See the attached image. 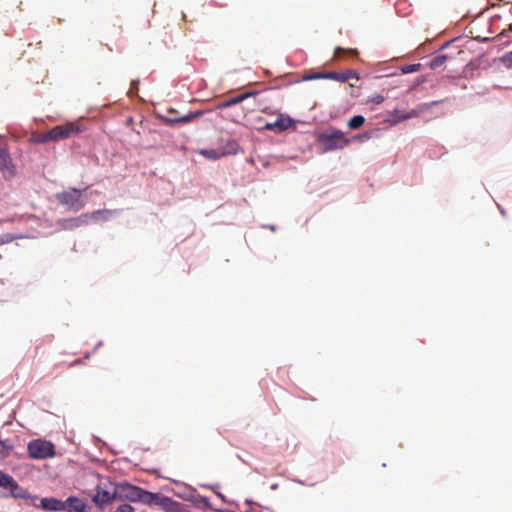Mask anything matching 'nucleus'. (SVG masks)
<instances>
[{"mask_svg":"<svg viewBox=\"0 0 512 512\" xmlns=\"http://www.w3.org/2000/svg\"><path fill=\"white\" fill-rule=\"evenodd\" d=\"M115 493L119 501H130L146 505L150 491L127 482H122L115 484Z\"/></svg>","mask_w":512,"mask_h":512,"instance_id":"nucleus-1","label":"nucleus"},{"mask_svg":"<svg viewBox=\"0 0 512 512\" xmlns=\"http://www.w3.org/2000/svg\"><path fill=\"white\" fill-rule=\"evenodd\" d=\"M114 500H117L114 483H99L96 486L92 501L98 508L104 509Z\"/></svg>","mask_w":512,"mask_h":512,"instance_id":"nucleus-2","label":"nucleus"},{"mask_svg":"<svg viewBox=\"0 0 512 512\" xmlns=\"http://www.w3.org/2000/svg\"><path fill=\"white\" fill-rule=\"evenodd\" d=\"M28 455L32 459H46L54 456V445L42 439H35L29 442L27 447Z\"/></svg>","mask_w":512,"mask_h":512,"instance_id":"nucleus-3","label":"nucleus"},{"mask_svg":"<svg viewBox=\"0 0 512 512\" xmlns=\"http://www.w3.org/2000/svg\"><path fill=\"white\" fill-rule=\"evenodd\" d=\"M146 505L157 506L164 512H182V504L161 493L150 492Z\"/></svg>","mask_w":512,"mask_h":512,"instance_id":"nucleus-4","label":"nucleus"},{"mask_svg":"<svg viewBox=\"0 0 512 512\" xmlns=\"http://www.w3.org/2000/svg\"><path fill=\"white\" fill-rule=\"evenodd\" d=\"M321 142L325 151H332L343 149L348 145L349 140L345 137L342 131L337 130L330 134L322 135Z\"/></svg>","mask_w":512,"mask_h":512,"instance_id":"nucleus-5","label":"nucleus"},{"mask_svg":"<svg viewBox=\"0 0 512 512\" xmlns=\"http://www.w3.org/2000/svg\"><path fill=\"white\" fill-rule=\"evenodd\" d=\"M118 210L112 209H102L96 210L91 213H86L81 215L80 217L68 220L71 224L68 227L79 226L82 224L88 223L89 220L99 221V220H107L109 216L116 214Z\"/></svg>","mask_w":512,"mask_h":512,"instance_id":"nucleus-6","label":"nucleus"},{"mask_svg":"<svg viewBox=\"0 0 512 512\" xmlns=\"http://www.w3.org/2000/svg\"><path fill=\"white\" fill-rule=\"evenodd\" d=\"M81 196L80 190L72 188L69 191L57 194V199L61 204L69 206L74 211H79L84 207Z\"/></svg>","mask_w":512,"mask_h":512,"instance_id":"nucleus-7","label":"nucleus"},{"mask_svg":"<svg viewBox=\"0 0 512 512\" xmlns=\"http://www.w3.org/2000/svg\"><path fill=\"white\" fill-rule=\"evenodd\" d=\"M79 132L80 128L78 125L74 123H67L65 125H58L53 127L48 131V137L52 139V141H59L76 135Z\"/></svg>","mask_w":512,"mask_h":512,"instance_id":"nucleus-8","label":"nucleus"},{"mask_svg":"<svg viewBox=\"0 0 512 512\" xmlns=\"http://www.w3.org/2000/svg\"><path fill=\"white\" fill-rule=\"evenodd\" d=\"M0 173L5 180H11L16 176V167L12 162L10 153L3 146H0Z\"/></svg>","mask_w":512,"mask_h":512,"instance_id":"nucleus-9","label":"nucleus"},{"mask_svg":"<svg viewBox=\"0 0 512 512\" xmlns=\"http://www.w3.org/2000/svg\"><path fill=\"white\" fill-rule=\"evenodd\" d=\"M201 114V111H196L189 112L183 116H178V112L175 109L170 108L167 110V114L162 117V120L167 124H184L198 118Z\"/></svg>","mask_w":512,"mask_h":512,"instance_id":"nucleus-10","label":"nucleus"},{"mask_svg":"<svg viewBox=\"0 0 512 512\" xmlns=\"http://www.w3.org/2000/svg\"><path fill=\"white\" fill-rule=\"evenodd\" d=\"M438 103H440V101L438 100L432 101L430 103H423L419 105L416 109H413L407 113L396 109L391 113V117H393L394 122H400L403 120L414 118L417 117L420 113L430 109L432 106L437 105Z\"/></svg>","mask_w":512,"mask_h":512,"instance_id":"nucleus-11","label":"nucleus"},{"mask_svg":"<svg viewBox=\"0 0 512 512\" xmlns=\"http://www.w3.org/2000/svg\"><path fill=\"white\" fill-rule=\"evenodd\" d=\"M64 509L66 512H88L89 507L86 503L75 496L68 497L65 501H63Z\"/></svg>","mask_w":512,"mask_h":512,"instance_id":"nucleus-12","label":"nucleus"},{"mask_svg":"<svg viewBox=\"0 0 512 512\" xmlns=\"http://www.w3.org/2000/svg\"><path fill=\"white\" fill-rule=\"evenodd\" d=\"M292 125V120L289 117H285L283 115H279L277 119L273 122H267L263 129L270 130L274 132H282Z\"/></svg>","mask_w":512,"mask_h":512,"instance_id":"nucleus-13","label":"nucleus"},{"mask_svg":"<svg viewBox=\"0 0 512 512\" xmlns=\"http://www.w3.org/2000/svg\"><path fill=\"white\" fill-rule=\"evenodd\" d=\"M39 507L45 511L60 512L64 509L63 501L54 497H45L40 500Z\"/></svg>","mask_w":512,"mask_h":512,"instance_id":"nucleus-14","label":"nucleus"},{"mask_svg":"<svg viewBox=\"0 0 512 512\" xmlns=\"http://www.w3.org/2000/svg\"><path fill=\"white\" fill-rule=\"evenodd\" d=\"M326 77L329 80H335L341 83H345L352 78L359 79V75L354 70H345L342 72H326Z\"/></svg>","mask_w":512,"mask_h":512,"instance_id":"nucleus-15","label":"nucleus"},{"mask_svg":"<svg viewBox=\"0 0 512 512\" xmlns=\"http://www.w3.org/2000/svg\"><path fill=\"white\" fill-rule=\"evenodd\" d=\"M256 95L255 92H246V93H243V94H240V95H237L235 97H232L228 100H224V101H221L219 104H218V108L219 109H224V108H228V107H231L233 105H236V104H239L241 103L242 101H244L245 99L251 97V96H254Z\"/></svg>","mask_w":512,"mask_h":512,"instance_id":"nucleus-16","label":"nucleus"},{"mask_svg":"<svg viewBox=\"0 0 512 512\" xmlns=\"http://www.w3.org/2000/svg\"><path fill=\"white\" fill-rule=\"evenodd\" d=\"M236 149H237V143L235 142H232L231 143V150L228 151V153H235L236 152ZM201 154L204 155L206 158H209V159H219L221 156H224L227 154V152H219L218 150H215V149H206V150H202L201 151Z\"/></svg>","mask_w":512,"mask_h":512,"instance_id":"nucleus-17","label":"nucleus"},{"mask_svg":"<svg viewBox=\"0 0 512 512\" xmlns=\"http://www.w3.org/2000/svg\"><path fill=\"white\" fill-rule=\"evenodd\" d=\"M0 487L9 488L13 491L18 488V484L12 476L0 471Z\"/></svg>","mask_w":512,"mask_h":512,"instance_id":"nucleus-18","label":"nucleus"},{"mask_svg":"<svg viewBox=\"0 0 512 512\" xmlns=\"http://www.w3.org/2000/svg\"><path fill=\"white\" fill-rule=\"evenodd\" d=\"M365 123V118L362 115H356L348 121L350 129H358Z\"/></svg>","mask_w":512,"mask_h":512,"instance_id":"nucleus-19","label":"nucleus"},{"mask_svg":"<svg viewBox=\"0 0 512 512\" xmlns=\"http://www.w3.org/2000/svg\"><path fill=\"white\" fill-rule=\"evenodd\" d=\"M342 54H347L349 56H352V57H355L358 55V51L355 50V49H344L342 47H336L335 51H334V58L337 59L339 58Z\"/></svg>","mask_w":512,"mask_h":512,"instance_id":"nucleus-20","label":"nucleus"},{"mask_svg":"<svg viewBox=\"0 0 512 512\" xmlns=\"http://www.w3.org/2000/svg\"><path fill=\"white\" fill-rule=\"evenodd\" d=\"M447 59H448V57L446 55L435 56L430 62V68L436 69V68L442 66L447 61Z\"/></svg>","mask_w":512,"mask_h":512,"instance_id":"nucleus-21","label":"nucleus"},{"mask_svg":"<svg viewBox=\"0 0 512 512\" xmlns=\"http://www.w3.org/2000/svg\"><path fill=\"white\" fill-rule=\"evenodd\" d=\"M421 68V64H409V65H405L401 68V71L404 73V74H409V73H413V72H417L419 71Z\"/></svg>","mask_w":512,"mask_h":512,"instance_id":"nucleus-22","label":"nucleus"},{"mask_svg":"<svg viewBox=\"0 0 512 512\" xmlns=\"http://www.w3.org/2000/svg\"><path fill=\"white\" fill-rule=\"evenodd\" d=\"M305 80H316V79H327L326 72L324 73H313L304 77Z\"/></svg>","mask_w":512,"mask_h":512,"instance_id":"nucleus-23","label":"nucleus"},{"mask_svg":"<svg viewBox=\"0 0 512 512\" xmlns=\"http://www.w3.org/2000/svg\"><path fill=\"white\" fill-rule=\"evenodd\" d=\"M502 62L505 64V66H506L507 68H512V51H511V52L506 53V54L502 57Z\"/></svg>","mask_w":512,"mask_h":512,"instance_id":"nucleus-24","label":"nucleus"},{"mask_svg":"<svg viewBox=\"0 0 512 512\" xmlns=\"http://www.w3.org/2000/svg\"><path fill=\"white\" fill-rule=\"evenodd\" d=\"M52 141V139H50L48 137V132L44 133V134H41L37 137V142L39 143H47V142H50Z\"/></svg>","mask_w":512,"mask_h":512,"instance_id":"nucleus-25","label":"nucleus"},{"mask_svg":"<svg viewBox=\"0 0 512 512\" xmlns=\"http://www.w3.org/2000/svg\"><path fill=\"white\" fill-rule=\"evenodd\" d=\"M14 238L10 235H2L0 236V245H3L5 243H9L13 240Z\"/></svg>","mask_w":512,"mask_h":512,"instance_id":"nucleus-26","label":"nucleus"},{"mask_svg":"<svg viewBox=\"0 0 512 512\" xmlns=\"http://www.w3.org/2000/svg\"><path fill=\"white\" fill-rule=\"evenodd\" d=\"M371 101L375 104H380L384 101V97L382 95H376L372 97Z\"/></svg>","mask_w":512,"mask_h":512,"instance_id":"nucleus-27","label":"nucleus"},{"mask_svg":"<svg viewBox=\"0 0 512 512\" xmlns=\"http://www.w3.org/2000/svg\"><path fill=\"white\" fill-rule=\"evenodd\" d=\"M508 31H512V24H510V25H509V28H508V29H504V30H503V31L498 35V37L505 36V35H506V33H507Z\"/></svg>","mask_w":512,"mask_h":512,"instance_id":"nucleus-28","label":"nucleus"}]
</instances>
